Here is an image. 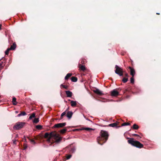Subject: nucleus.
Returning <instances> with one entry per match:
<instances>
[{"label":"nucleus","instance_id":"nucleus-1","mask_svg":"<svg viewBox=\"0 0 161 161\" xmlns=\"http://www.w3.org/2000/svg\"><path fill=\"white\" fill-rule=\"evenodd\" d=\"M44 136L46 138H48L47 139L48 142H50V140L53 138L55 139V142L57 143L61 142L62 139V138L55 132H52L50 133L47 132L45 134Z\"/></svg>","mask_w":161,"mask_h":161},{"label":"nucleus","instance_id":"nucleus-2","mask_svg":"<svg viewBox=\"0 0 161 161\" xmlns=\"http://www.w3.org/2000/svg\"><path fill=\"white\" fill-rule=\"evenodd\" d=\"M108 134L107 131L101 130L100 132V136L97 138V141L99 144L102 145L107 140Z\"/></svg>","mask_w":161,"mask_h":161},{"label":"nucleus","instance_id":"nucleus-3","mask_svg":"<svg viewBox=\"0 0 161 161\" xmlns=\"http://www.w3.org/2000/svg\"><path fill=\"white\" fill-rule=\"evenodd\" d=\"M133 139V138H131L128 140V142L129 143L137 148H142L143 147V145L139 141H134Z\"/></svg>","mask_w":161,"mask_h":161},{"label":"nucleus","instance_id":"nucleus-4","mask_svg":"<svg viewBox=\"0 0 161 161\" xmlns=\"http://www.w3.org/2000/svg\"><path fill=\"white\" fill-rule=\"evenodd\" d=\"M25 123L23 122H18L13 127L14 130H19L22 128Z\"/></svg>","mask_w":161,"mask_h":161},{"label":"nucleus","instance_id":"nucleus-5","mask_svg":"<svg viewBox=\"0 0 161 161\" xmlns=\"http://www.w3.org/2000/svg\"><path fill=\"white\" fill-rule=\"evenodd\" d=\"M115 72L116 74L119 75V76H122L123 75V69L121 67H119L117 65L115 66Z\"/></svg>","mask_w":161,"mask_h":161},{"label":"nucleus","instance_id":"nucleus-6","mask_svg":"<svg viewBox=\"0 0 161 161\" xmlns=\"http://www.w3.org/2000/svg\"><path fill=\"white\" fill-rule=\"evenodd\" d=\"M110 94L112 96L116 97L119 95V92L116 89H114L111 92Z\"/></svg>","mask_w":161,"mask_h":161},{"label":"nucleus","instance_id":"nucleus-7","mask_svg":"<svg viewBox=\"0 0 161 161\" xmlns=\"http://www.w3.org/2000/svg\"><path fill=\"white\" fill-rule=\"evenodd\" d=\"M66 125V123H59L55 124L53 126L54 128H60L62 127L65 126Z\"/></svg>","mask_w":161,"mask_h":161},{"label":"nucleus","instance_id":"nucleus-8","mask_svg":"<svg viewBox=\"0 0 161 161\" xmlns=\"http://www.w3.org/2000/svg\"><path fill=\"white\" fill-rule=\"evenodd\" d=\"M117 123H113L110 124L108 125H104L103 126V127H108V126H110L112 127H115L116 128H119V126H117Z\"/></svg>","mask_w":161,"mask_h":161},{"label":"nucleus","instance_id":"nucleus-9","mask_svg":"<svg viewBox=\"0 0 161 161\" xmlns=\"http://www.w3.org/2000/svg\"><path fill=\"white\" fill-rule=\"evenodd\" d=\"M129 68L130 69V75L133 77L135 73V70L130 67H129Z\"/></svg>","mask_w":161,"mask_h":161},{"label":"nucleus","instance_id":"nucleus-10","mask_svg":"<svg viewBox=\"0 0 161 161\" xmlns=\"http://www.w3.org/2000/svg\"><path fill=\"white\" fill-rule=\"evenodd\" d=\"M65 93L67 97H71L72 96V92L69 91H65Z\"/></svg>","mask_w":161,"mask_h":161},{"label":"nucleus","instance_id":"nucleus-11","mask_svg":"<svg viewBox=\"0 0 161 161\" xmlns=\"http://www.w3.org/2000/svg\"><path fill=\"white\" fill-rule=\"evenodd\" d=\"M73 114L72 111H69L67 114L66 116L69 119H70L71 118Z\"/></svg>","mask_w":161,"mask_h":161},{"label":"nucleus","instance_id":"nucleus-12","mask_svg":"<svg viewBox=\"0 0 161 161\" xmlns=\"http://www.w3.org/2000/svg\"><path fill=\"white\" fill-rule=\"evenodd\" d=\"M94 92L100 95H101L103 94L102 92L100 91L98 89H97L95 90H94Z\"/></svg>","mask_w":161,"mask_h":161},{"label":"nucleus","instance_id":"nucleus-13","mask_svg":"<svg viewBox=\"0 0 161 161\" xmlns=\"http://www.w3.org/2000/svg\"><path fill=\"white\" fill-rule=\"evenodd\" d=\"M16 48V44L15 42L11 46L9 49L11 50H14Z\"/></svg>","mask_w":161,"mask_h":161},{"label":"nucleus","instance_id":"nucleus-14","mask_svg":"<svg viewBox=\"0 0 161 161\" xmlns=\"http://www.w3.org/2000/svg\"><path fill=\"white\" fill-rule=\"evenodd\" d=\"M12 102L14 105H15L17 104V102L16 101V99L15 97H14L13 98Z\"/></svg>","mask_w":161,"mask_h":161},{"label":"nucleus","instance_id":"nucleus-15","mask_svg":"<svg viewBox=\"0 0 161 161\" xmlns=\"http://www.w3.org/2000/svg\"><path fill=\"white\" fill-rule=\"evenodd\" d=\"M70 103L72 107H74L76 106L77 104L76 101H75L73 100L71 101Z\"/></svg>","mask_w":161,"mask_h":161},{"label":"nucleus","instance_id":"nucleus-16","mask_svg":"<svg viewBox=\"0 0 161 161\" xmlns=\"http://www.w3.org/2000/svg\"><path fill=\"white\" fill-rule=\"evenodd\" d=\"M72 75V74L71 73H70L67 74L65 77L64 79L65 80H68Z\"/></svg>","mask_w":161,"mask_h":161},{"label":"nucleus","instance_id":"nucleus-17","mask_svg":"<svg viewBox=\"0 0 161 161\" xmlns=\"http://www.w3.org/2000/svg\"><path fill=\"white\" fill-rule=\"evenodd\" d=\"M71 80L73 82H76L77 81V78L76 77L73 76L71 78Z\"/></svg>","mask_w":161,"mask_h":161},{"label":"nucleus","instance_id":"nucleus-18","mask_svg":"<svg viewBox=\"0 0 161 161\" xmlns=\"http://www.w3.org/2000/svg\"><path fill=\"white\" fill-rule=\"evenodd\" d=\"M26 115V113L25 112H22L18 115V117H20L21 116H25Z\"/></svg>","mask_w":161,"mask_h":161},{"label":"nucleus","instance_id":"nucleus-19","mask_svg":"<svg viewBox=\"0 0 161 161\" xmlns=\"http://www.w3.org/2000/svg\"><path fill=\"white\" fill-rule=\"evenodd\" d=\"M39 121V119L38 118H35L33 122V123H37Z\"/></svg>","mask_w":161,"mask_h":161},{"label":"nucleus","instance_id":"nucleus-20","mask_svg":"<svg viewBox=\"0 0 161 161\" xmlns=\"http://www.w3.org/2000/svg\"><path fill=\"white\" fill-rule=\"evenodd\" d=\"M133 128L134 129L137 130L139 128V126L136 124H134L133 125Z\"/></svg>","mask_w":161,"mask_h":161},{"label":"nucleus","instance_id":"nucleus-21","mask_svg":"<svg viewBox=\"0 0 161 161\" xmlns=\"http://www.w3.org/2000/svg\"><path fill=\"white\" fill-rule=\"evenodd\" d=\"M35 116H36L35 114L34 113H33L30 116L29 118V119H31L33 118H34L35 117Z\"/></svg>","mask_w":161,"mask_h":161},{"label":"nucleus","instance_id":"nucleus-22","mask_svg":"<svg viewBox=\"0 0 161 161\" xmlns=\"http://www.w3.org/2000/svg\"><path fill=\"white\" fill-rule=\"evenodd\" d=\"M60 87L61 88L62 87L65 89H67L68 88V86L67 85H63V84H62L60 85Z\"/></svg>","mask_w":161,"mask_h":161},{"label":"nucleus","instance_id":"nucleus-23","mask_svg":"<svg viewBox=\"0 0 161 161\" xmlns=\"http://www.w3.org/2000/svg\"><path fill=\"white\" fill-rule=\"evenodd\" d=\"M67 130V129L66 128L60 131L61 133L63 134Z\"/></svg>","mask_w":161,"mask_h":161},{"label":"nucleus","instance_id":"nucleus-24","mask_svg":"<svg viewBox=\"0 0 161 161\" xmlns=\"http://www.w3.org/2000/svg\"><path fill=\"white\" fill-rule=\"evenodd\" d=\"M28 138L29 139L31 142V143L34 144H36V142L33 140L31 139L28 137Z\"/></svg>","mask_w":161,"mask_h":161},{"label":"nucleus","instance_id":"nucleus-25","mask_svg":"<svg viewBox=\"0 0 161 161\" xmlns=\"http://www.w3.org/2000/svg\"><path fill=\"white\" fill-rule=\"evenodd\" d=\"M130 124L129 123H128V122H125V123H123L122 124V125L121 126H126V125H130Z\"/></svg>","mask_w":161,"mask_h":161},{"label":"nucleus","instance_id":"nucleus-26","mask_svg":"<svg viewBox=\"0 0 161 161\" xmlns=\"http://www.w3.org/2000/svg\"><path fill=\"white\" fill-rule=\"evenodd\" d=\"M75 151V147H73L71 148L70 151V152L72 153H74Z\"/></svg>","mask_w":161,"mask_h":161},{"label":"nucleus","instance_id":"nucleus-27","mask_svg":"<svg viewBox=\"0 0 161 161\" xmlns=\"http://www.w3.org/2000/svg\"><path fill=\"white\" fill-rule=\"evenodd\" d=\"M80 68L83 71H84L86 69V68L85 66L82 65H81L80 67Z\"/></svg>","mask_w":161,"mask_h":161},{"label":"nucleus","instance_id":"nucleus-28","mask_svg":"<svg viewBox=\"0 0 161 161\" xmlns=\"http://www.w3.org/2000/svg\"><path fill=\"white\" fill-rule=\"evenodd\" d=\"M84 129L85 130H88V131H91V130H94V129H93L92 128H88V127L85 128H84Z\"/></svg>","mask_w":161,"mask_h":161},{"label":"nucleus","instance_id":"nucleus-29","mask_svg":"<svg viewBox=\"0 0 161 161\" xmlns=\"http://www.w3.org/2000/svg\"><path fill=\"white\" fill-rule=\"evenodd\" d=\"M10 50H11L9 49V48H8L5 52V54L7 55H8L9 52Z\"/></svg>","mask_w":161,"mask_h":161},{"label":"nucleus","instance_id":"nucleus-30","mask_svg":"<svg viewBox=\"0 0 161 161\" xmlns=\"http://www.w3.org/2000/svg\"><path fill=\"white\" fill-rule=\"evenodd\" d=\"M128 80L127 78H125L124 77L123 78V79H122V81L124 83H126L127 81Z\"/></svg>","mask_w":161,"mask_h":161},{"label":"nucleus","instance_id":"nucleus-31","mask_svg":"<svg viewBox=\"0 0 161 161\" xmlns=\"http://www.w3.org/2000/svg\"><path fill=\"white\" fill-rule=\"evenodd\" d=\"M42 126L40 125H38L36 126V128L37 129H42Z\"/></svg>","mask_w":161,"mask_h":161},{"label":"nucleus","instance_id":"nucleus-32","mask_svg":"<svg viewBox=\"0 0 161 161\" xmlns=\"http://www.w3.org/2000/svg\"><path fill=\"white\" fill-rule=\"evenodd\" d=\"M66 114V112H63L61 115V119H62L63 117Z\"/></svg>","mask_w":161,"mask_h":161},{"label":"nucleus","instance_id":"nucleus-33","mask_svg":"<svg viewBox=\"0 0 161 161\" xmlns=\"http://www.w3.org/2000/svg\"><path fill=\"white\" fill-rule=\"evenodd\" d=\"M134 82V79L133 77L132 76V77L130 78V82L132 83H133Z\"/></svg>","mask_w":161,"mask_h":161},{"label":"nucleus","instance_id":"nucleus-34","mask_svg":"<svg viewBox=\"0 0 161 161\" xmlns=\"http://www.w3.org/2000/svg\"><path fill=\"white\" fill-rule=\"evenodd\" d=\"M4 65L3 64V62L1 61L0 60V67L2 68L3 67Z\"/></svg>","mask_w":161,"mask_h":161},{"label":"nucleus","instance_id":"nucleus-35","mask_svg":"<svg viewBox=\"0 0 161 161\" xmlns=\"http://www.w3.org/2000/svg\"><path fill=\"white\" fill-rule=\"evenodd\" d=\"M71 156H72V155H68L66 157V159H70L71 158Z\"/></svg>","mask_w":161,"mask_h":161},{"label":"nucleus","instance_id":"nucleus-36","mask_svg":"<svg viewBox=\"0 0 161 161\" xmlns=\"http://www.w3.org/2000/svg\"><path fill=\"white\" fill-rule=\"evenodd\" d=\"M24 146H25L24 150H25L27 147V144L26 143H24Z\"/></svg>","mask_w":161,"mask_h":161},{"label":"nucleus","instance_id":"nucleus-37","mask_svg":"<svg viewBox=\"0 0 161 161\" xmlns=\"http://www.w3.org/2000/svg\"><path fill=\"white\" fill-rule=\"evenodd\" d=\"M132 135L134 136H137L138 137H139V138H141V137H140L138 135H137V134H132Z\"/></svg>","mask_w":161,"mask_h":161},{"label":"nucleus","instance_id":"nucleus-38","mask_svg":"<svg viewBox=\"0 0 161 161\" xmlns=\"http://www.w3.org/2000/svg\"><path fill=\"white\" fill-rule=\"evenodd\" d=\"M16 140H13V143L14 144H16Z\"/></svg>","mask_w":161,"mask_h":161},{"label":"nucleus","instance_id":"nucleus-39","mask_svg":"<svg viewBox=\"0 0 161 161\" xmlns=\"http://www.w3.org/2000/svg\"><path fill=\"white\" fill-rule=\"evenodd\" d=\"M81 129H75L74 130H73L74 131H76V130H80Z\"/></svg>","mask_w":161,"mask_h":161},{"label":"nucleus","instance_id":"nucleus-40","mask_svg":"<svg viewBox=\"0 0 161 161\" xmlns=\"http://www.w3.org/2000/svg\"><path fill=\"white\" fill-rule=\"evenodd\" d=\"M24 137V140H25V142L26 143L27 142H26V139L25 138V136Z\"/></svg>","mask_w":161,"mask_h":161},{"label":"nucleus","instance_id":"nucleus-41","mask_svg":"<svg viewBox=\"0 0 161 161\" xmlns=\"http://www.w3.org/2000/svg\"><path fill=\"white\" fill-rule=\"evenodd\" d=\"M125 76H126V77L128 76V74H125Z\"/></svg>","mask_w":161,"mask_h":161},{"label":"nucleus","instance_id":"nucleus-42","mask_svg":"<svg viewBox=\"0 0 161 161\" xmlns=\"http://www.w3.org/2000/svg\"><path fill=\"white\" fill-rule=\"evenodd\" d=\"M1 25L0 24V30H1Z\"/></svg>","mask_w":161,"mask_h":161},{"label":"nucleus","instance_id":"nucleus-43","mask_svg":"<svg viewBox=\"0 0 161 161\" xmlns=\"http://www.w3.org/2000/svg\"><path fill=\"white\" fill-rule=\"evenodd\" d=\"M15 113H18V111H15Z\"/></svg>","mask_w":161,"mask_h":161},{"label":"nucleus","instance_id":"nucleus-44","mask_svg":"<svg viewBox=\"0 0 161 161\" xmlns=\"http://www.w3.org/2000/svg\"><path fill=\"white\" fill-rule=\"evenodd\" d=\"M156 14H159V13H156Z\"/></svg>","mask_w":161,"mask_h":161},{"label":"nucleus","instance_id":"nucleus-45","mask_svg":"<svg viewBox=\"0 0 161 161\" xmlns=\"http://www.w3.org/2000/svg\"><path fill=\"white\" fill-rule=\"evenodd\" d=\"M18 136L17 135L16 136Z\"/></svg>","mask_w":161,"mask_h":161}]
</instances>
